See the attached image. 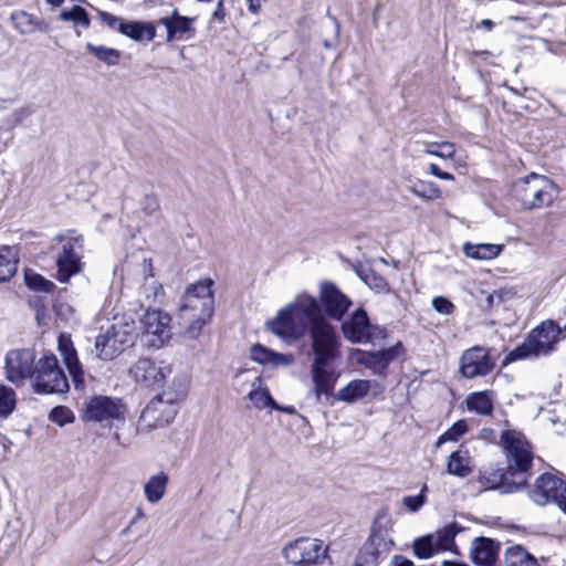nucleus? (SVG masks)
Wrapping results in <instances>:
<instances>
[{"instance_id": "f257e3e1", "label": "nucleus", "mask_w": 566, "mask_h": 566, "mask_svg": "<svg viewBox=\"0 0 566 566\" xmlns=\"http://www.w3.org/2000/svg\"><path fill=\"white\" fill-rule=\"evenodd\" d=\"M266 325L273 334L283 339L296 340L307 334L311 336L314 352V392L317 400L322 395L329 396L337 380L329 361L336 357L338 338L335 327L323 315L318 301L308 294H298Z\"/></svg>"}, {"instance_id": "f03ea898", "label": "nucleus", "mask_w": 566, "mask_h": 566, "mask_svg": "<svg viewBox=\"0 0 566 566\" xmlns=\"http://www.w3.org/2000/svg\"><path fill=\"white\" fill-rule=\"evenodd\" d=\"M501 441L507 460V472L500 469L480 471L479 482L484 489H501L502 493H513L526 484L533 451L525 437L517 431H503Z\"/></svg>"}, {"instance_id": "7ed1b4c3", "label": "nucleus", "mask_w": 566, "mask_h": 566, "mask_svg": "<svg viewBox=\"0 0 566 566\" xmlns=\"http://www.w3.org/2000/svg\"><path fill=\"white\" fill-rule=\"evenodd\" d=\"M213 281L205 279L187 287L178 307L179 325L186 337L196 339L214 313Z\"/></svg>"}, {"instance_id": "20e7f679", "label": "nucleus", "mask_w": 566, "mask_h": 566, "mask_svg": "<svg viewBox=\"0 0 566 566\" xmlns=\"http://www.w3.org/2000/svg\"><path fill=\"white\" fill-rule=\"evenodd\" d=\"M51 250L56 266L55 277L60 283H67L82 271L84 238L76 230L56 234L51 241Z\"/></svg>"}, {"instance_id": "39448f33", "label": "nucleus", "mask_w": 566, "mask_h": 566, "mask_svg": "<svg viewBox=\"0 0 566 566\" xmlns=\"http://www.w3.org/2000/svg\"><path fill=\"white\" fill-rule=\"evenodd\" d=\"M136 336L134 319L125 315L115 317L106 333L96 337V356L102 360H111L119 355L125 347L132 346Z\"/></svg>"}, {"instance_id": "423d86ee", "label": "nucleus", "mask_w": 566, "mask_h": 566, "mask_svg": "<svg viewBox=\"0 0 566 566\" xmlns=\"http://www.w3.org/2000/svg\"><path fill=\"white\" fill-rule=\"evenodd\" d=\"M390 521L386 513L379 512L373 523L368 541L356 557V566H377L391 551Z\"/></svg>"}, {"instance_id": "0eeeda50", "label": "nucleus", "mask_w": 566, "mask_h": 566, "mask_svg": "<svg viewBox=\"0 0 566 566\" xmlns=\"http://www.w3.org/2000/svg\"><path fill=\"white\" fill-rule=\"evenodd\" d=\"M513 193L525 209L534 210L549 206L557 196V189L547 177L532 172L514 184Z\"/></svg>"}, {"instance_id": "6e6552de", "label": "nucleus", "mask_w": 566, "mask_h": 566, "mask_svg": "<svg viewBox=\"0 0 566 566\" xmlns=\"http://www.w3.org/2000/svg\"><path fill=\"white\" fill-rule=\"evenodd\" d=\"M562 332L563 328L555 322H543L541 325L532 329L526 339L520 346L514 348L507 355L506 359L514 361L547 355L554 350L555 345L559 342Z\"/></svg>"}, {"instance_id": "1a4fd4ad", "label": "nucleus", "mask_w": 566, "mask_h": 566, "mask_svg": "<svg viewBox=\"0 0 566 566\" xmlns=\"http://www.w3.org/2000/svg\"><path fill=\"white\" fill-rule=\"evenodd\" d=\"M32 385L36 394H65L70 389L67 378L54 354L42 356L35 364Z\"/></svg>"}, {"instance_id": "9d476101", "label": "nucleus", "mask_w": 566, "mask_h": 566, "mask_svg": "<svg viewBox=\"0 0 566 566\" xmlns=\"http://www.w3.org/2000/svg\"><path fill=\"white\" fill-rule=\"evenodd\" d=\"M178 394L164 391L153 398L140 415L139 427L142 430H154L172 422L178 412Z\"/></svg>"}, {"instance_id": "9b49d317", "label": "nucleus", "mask_w": 566, "mask_h": 566, "mask_svg": "<svg viewBox=\"0 0 566 566\" xmlns=\"http://www.w3.org/2000/svg\"><path fill=\"white\" fill-rule=\"evenodd\" d=\"M462 528L457 523H451L434 534H428L413 541V553L418 558L427 559L443 552H455L454 537Z\"/></svg>"}, {"instance_id": "f8f14e48", "label": "nucleus", "mask_w": 566, "mask_h": 566, "mask_svg": "<svg viewBox=\"0 0 566 566\" xmlns=\"http://www.w3.org/2000/svg\"><path fill=\"white\" fill-rule=\"evenodd\" d=\"M170 321L169 314L148 308L140 319L144 343L156 349L163 347L171 337Z\"/></svg>"}, {"instance_id": "ddd939ff", "label": "nucleus", "mask_w": 566, "mask_h": 566, "mask_svg": "<svg viewBox=\"0 0 566 566\" xmlns=\"http://www.w3.org/2000/svg\"><path fill=\"white\" fill-rule=\"evenodd\" d=\"M344 337L352 343L366 344L386 337V329L371 325L363 308L356 310L342 324Z\"/></svg>"}, {"instance_id": "4468645a", "label": "nucleus", "mask_w": 566, "mask_h": 566, "mask_svg": "<svg viewBox=\"0 0 566 566\" xmlns=\"http://www.w3.org/2000/svg\"><path fill=\"white\" fill-rule=\"evenodd\" d=\"M285 559L294 565L310 566L323 560L327 555V546L317 538L301 537L283 548Z\"/></svg>"}, {"instance_id": "2eb2a0df", "label": "nucleus", "mask_w": 566, "mask_h": 566, "mask_svg": "<svg viewBox=\"0 0 566 566\" xmlns=\"http://www.w3.org/2000/svg\"><path fill=\"white\" fill-rule=\"evenodd\" d=\"M170 374L168 363L150 357L138 358L129 368L130 377L145 388H159Z\"/></svg>"}, {"instance_id": "dca6fc26", "label": "nucleus", "mask_w": 566, "mask_h": 566, "mask_svg": "<svg viewBox=\"0 0 566 566\" xmlns=\"http://www.w3.org/2000/svg\"><path fill=\"white\" fill-rule=\"evenodd\" d=\"M125 406L118 398L94 396L90 398L83 409V419L93 422L124 421Z\"/></svg>"}, {"instance_id": "f3484780", "label": "nucleus", "mask_w": 566, "mask_h": 566, "mask_svg": "<svg viewBox=\"0 0 566 566\" xmlns=\"http://www.w3.org/2000/svg\"><path fill=\"white\" fill-rule=\"evenodd\" d=\"M35 353L31 348L12 349L6 355V378L14 385L32 381L35 373Z\"/></svg>"}, {"instance_id": "a211bd4d", "label": "nucleus", "mask_w": 566, "mask_h": 566, "mask_svg": "<svg viewBox=\"0 0 566 566\" xmlns=\"http://www.w3.org/2000/svg\"><path fill=\"white\" fill-rule=\"evenodd\" d=\"M496 361L488 348L473 346L465 349L460 357V374L467 379L484 377L495 368Z\"/></svg>"}, {"instance_id": "6ab92c4d", "label": "nucleus", "mask_w": 566, "mask_h": 566, "mask_svg": "<svg viewBox=\"0 0 566 566\" xmlns=\"http://www.w3.org/2000/svg\"><path fill=\"white\" fill-rule=\"evenodd\" d=\"M566 496V483L555 474L544 473L535 481L531 499L538 505L558 503Z\"/></svg>"}, {"instance_id": "aec40b11", "label": "nucleus", "mask_w": 566, "mask_h": 566, "mask_svg": "<svg viewBox=\"0 0 566 566\" xmlns=\"http://www.w3.org/2000/svg\"><path fill=\"white\" fill-rule=\"evenodd\" d=\"M405 349L400 342L381 350L363 352L360 363L370 369L374 375L382 376L388 366L403 354Z\"/></svg>"}, {"instance_id": "412c9836", "label": "nucleus", "mask_w": 566, "mask_h": 566, "mask_svg": "<svg viewBox=\"0 0 566 566\" xmlns=\"http://www.w3.org/2000/svg\"><path fill=\"white\" fill-rule=\"evenodd\" d=\"M319 297L326 314L336 321H340L352 305V301L333 283H322Z\"/></svg>"}, {"instance_id": "4be33fe9", "label": "nucleus", "mask_w": 566, "mask_h": 566, "mask_svg": "<svg viewBox=\"0 0 566 566\" xmlns=\"http://www.w3.org/2000/svg\"><path fill=\"white\" fill-rule=\"evenodd\" d=\"M57 348L63 361L72 377L76 389L84 385V370L78 360L77 353L73 346V342L69 335L61 334L57 338Z\"/></svg>"}, {"instance_id": "5701e85b", "label": "nucleus", "mask_w": 566, "mask_h": 566, "mask_svg": "<svg viewBox=\"0 0 566 566\" xmlns=\"http://www.w3.org/2000/svg\"><path fill=\"white\" fill-rule=\"evenodd\" d=\"M500 546L499 544L486 537H476L472 541L470 557L476 566H494Z\"/></svg>"}, {"instance_id": "b1692460", "label": "nucleus", "mask_w": 566, "mask_h": 566, "mask_svg": "<svg viewBox=\"0 0 566 566\" xmlns=\"http://www.w3.org/2000/svg\"><path fill=\"white\" fill-rule=\"evenodd\" d=\"M193 18L181 15L178 9H174L170 15L160 18L157 23L166 28V41L172 42L174 40H181L186 34L193 32Z\"/></svg>"}, {"instance_id": "393cba45", "label": "nucleus", "mask_w": 566, "mask_h": 566, "mask_svg": "<svg viewBox=\"0 0 566 566\" xmlns=\"http://www.w3.org/2000/svg\"><path fill=\"white\" fill-rule=\"evenodd\" d=\"M377 385L378 384L375 380L354 379L336 392L335 399L346 403H354L357 400L365 398L370 388Z\"/></svg>"}, {"instance_id": "a878e982", "label": "nucleus", "mask_w": 566, "mask_h": 566, "mask_svg": "<svg viewBox=\"0 0 566 566\" xmlns=\"http://www.w3.org/2000/svg\"><path fill=\"white\" fill-rule=\"evenodd\" d=\"M11 21L21 34H31L36 31L48 32L50 30V23L48 21L39 19L25 11H14L11 14Z\"/></svg>"}, {"instance_id": "bb28decb", "label": "nucleus", "mask_w": 566, "mask_h": 566, "mask_svg": "<svg viewBox=\"0 0 566 566\" xmlns=\"http://www.w3.org/2000/svg\"><path fill=\"white\" fill-rule=\"evenodd\" d=\"M245 382H250L251 389L248 392V399L251 401L253 407L262 410L266 407L279 408V405L271 397L268 388L262 387V379L259 376H253L251 379H245Z\"/></svg>"}, {"instance_id": "cd10ccee", "label": "nucleus", "mask_w": 566, "mask_h": 566, "mask_svg": "<svg viewBox=\"0 0 566 566\" xmlns=\"http://www.w3.org/2000/svg\"><path fill=\"white\" fill-rule=\"evenodd\" d=\"M473 471L472 459L467 449L460 448L449 455L447 472L458 478H467Z\"/></svg>"}, {"instance_id": "c85d7f7f", "label": "nucleus", "mask_w": 566, "mask_h": 566, "mask_svg": "<svg viewBox=\"0 0 566 566\" xmlns=\"http://www.w3.org/2000/svg\"><path fill=\"white\" fill-rule=\"evenodd\" d=\"M119 32L134 41H151L156 36V28L150 22H120Z\"/></svg>"}, {"instance_id": "c756f323", "label": "nucleus", "mask_w": 566, "mask_h": 566, "mask_svg": "<svg viewBox=\"0 0 566 566\" xmlns=\"http://www.w3.org/2000/svg\"><path fill=\"white\" fill-rule=\"evenodd\" d=\"M168 482V474L164 471L151 475L144 484V495L146 500L151 504H156L161 501L166 493Z\"/></svg>"}, {"instance_id": "7c9ffc66", "label": "nucleus", "mask_w": 566, "mask_h": 566, "mask_svg": "<svg viewBox=\"0 0 566 566\" xmlns=\"http://www.w3.org/2000/svg\"><path fill=\"white\" fill-rule=\"evenodd\" d=\"M18 269V255L14 248L0 247V282L10 280Z\"/></svg>"}, {"instance_id": "2f4dec72", "label": "nucleus", "mask_w": 566, "mask_h": 566, "mask_svg": "<svg viewBox=\"0 0 566 566\" xmlns=\"http://www.w3.org/2000/svg\"><path fill=\"white\" fill-rule=\"evenodd\" d=\"M468 409L482 416H489L493 410L492 391L472 392L467 398Z\"/></svg>"}, {"instance_id": "473e14b6", "label": "nucleus", "mask_w": 566, "mask_h": 566, "mask_svg": "<svg viewBox=\"0 0 566 566\" xmlns=\"http://www.w3.org/2000/svg\"><path fill=\"white\" fill-rule=\"evenodd\" d=\"M502 250V245L491 243H464L463 252L468 258L475 260H491L496 258Z\"/></svg>"}, {"instance_id": "72a5a7b5", "label": "nucleus", "mask_w": 566, "mask_h": 566, "mask_svg": "<svg viewBox=\"0 0 566 566\" xmlns=\"http://www.w3.org/2000/svg\"><path fill=\"white\" fill-rule=\"evenodd\" d=\"M411 193L426 201L438 200L442 197V191L434 182L430 180L416 179L409 186Z\"/></svg>"}, {"instance_id": "f704fd0d", "label": "nucleus", "mask_w": 566, "mask_h": 566, "mask_svg": "<svg viewBox=\"0 0 566 566\" xmlns=\"http://www.w3.org/2000/svg\"><path fill=\"white\" fill-rule=\"evenodd\" d=\"M505 566H538L536 559L522 546H511L505 552Z\"/></svg>"}, {"instance_id": "c9c22d12", "label": "nucleus", "mask_w": 566, "mask_h": 566, "mask_svg": "<svg viewBox=\"0 0 566 566\" xmlns=\"http://www.w3.org/2000/svg\"><path fill=\"white\" fill-rule=\"evenodd\" d=\"M86 48L99 61L106 63L107 65H117L122 56V53L113 48H106L104 45H94L90 42L86 44Z\"/></svg>"}, {"instance_id": "e433bc0d", "label": "nucleus", "mask_w": 566, "mask_h": 566, "mask_svg": "<svg viewBox=\"0 0 566 566\" xmlns=\"http://www.w3.org/2000/svg\"><path fill=\"white\" fill-rule=\"evenodd\" d=\"M422 151L439 157L441 159H452L455 155V146L449 142L422 143Z\"/></svg>"}, {"instance_id": "4c0bfd02", "label": "nucleus", "mask_w": 566, "mask_h": 566, "mask_svg": "<svg viewBox=\"0 0 566 566\" xmlns=\"http://www.w3.org/2000/svg\"><path fill=\"white\" fill-rule=\"evenodd\" d=\"M15 392L12 388L0 385V418H7L15 408Z\"/></svg>"}, {"instance_id": "58836bf2", "label": "nucleus", "mask_w": 566, "mask_h": 566, "mask_svg": "<svg viewBox=\"0 0 566 566\" xmlns=\"http://www.w3.org/2000/svg\"><path fill=\"white\" fill-rule=\"evenodd\" d=\"M360 277L370 290L378 294H388L391 292L388 282L375 271L370 270L365 274H360Z\"/></svg>"}, {"instance_id": "ea45409f", "label": "nucleus", "mask_w": 566, "mask_h": 566, "mask_svg": "<svg viewBox=\"0 0 566 566\" xmlns=\"http://www.w3.org/2000/svg\"><path fill=\"white\" fill-rule=\"evenodd\" d=\"M59 18L63 21H72L84 29L90 27L88 14L86 10L80 6H74L71 10H63Z\"/></svg>"}, {"instance_id": "a19ab883", "label": "nucleus", "mask_w": 566, "mask_h": 566, "mask_svg": "<svg viewBox=\"0 0 566 566\" xmlns=\"http://www.w3.org/2000/svg\"><path fill=\"white\" fill-rule=\"evenodd\" d=\"M25 283L27 285L34 291L40 292H52L55 287L54 283L46 280L40 274L36 273H25Z\"/></svg>"}, {"instance_id": "79ce46f5", "label": "nucleus", "mask_w": 566, "mask_h": 566, "mask_svg": "<svg viewBox=\"0 0 566 566\" xmlns=\"http://www.w3.org/2000/svg\"><path fill=\"white\" fill-rule=\"evenodd\" d=\"M468 429L464 420L457 421L451 428H449L443 434H441L436 443L440 447L447 441H457Z\"/></svg>"}, {"instance_id": "37998d69", "label": "nucleus", "mask_w": 566, "mask_h": 566, "mask_svg": "<svg viewBox=\"0 0 566 566\" xmlns=\"http://www.w3.org/2000/svg\"><path fill=\"white\" fill-rule=\"evenodd\" d=\"M49 418L52 422L64 426L74 421V413L67 407L56 406L51 410Z\"/></svg>"}, {"instance_id": "c03bdc74", "label": "nucleus", "mask_w": 566, "mask_h": 566, "mask_svg": "<svg viewBox=\"0 0 566 566\" xmlns=\"http://www.w3.org/2000/svg\"><path fill=\"white\" fill-rule=\"evenodd\" d=\"M432 307L442 315H450L454 312L455 306L451 301L443 296H436L431 301Z\"/></svg>"}, {"instance_id": "a18cd8bd", "label": "nucleus", "mask_w": 566, "mask_h": 566, "mask_svg": "<svg viewBox=\"0 0 566 566\" xmlns=\"http://www.w3.org/2000/svg\"><path fill=\"white\" fill-rule=\"evenodd\" d=\"M272 357V352L259 344L251 348V358L258 363L268 364Z\"/></svg>"}, {"instance_id": "49530a36", "label": "nucleus", "mask_w": 566, "mask_h": 566, "mask_svg": "<svg viewBox=\"0 0 566 566\" xmlns=\"http://www.w3.org/2000/svg\"><path fill=\"white\" fill-rule=\"evenodd\" d=\"M424 489L426 486L422 490ZM402 503L411 512H417L424 504V495L420 493L415 496H405Z\"/></svg>"}, {"instance_id": "de8ad7c7", "label": "nucleus", "mask_w": 566, "mask_h": 566, "mask_svg": "<svg viewBox=\"0 0 566 566\" xmlns=\"http://www.w3.org/2000/svg\"><path fill=\"white\" fill-rule=\"evenodd\" d=\"M143 293L146 295L147 300L156 301L159 295L163 293V287L155 281H151L149 284H145L143 286Z\"/></svg>"}, {"instance_id": "09e8293b", "label": "nucleus", "mask_w": 566, "mask_h": 566, "mask_svg": "<svg viewBox=\"0 0 566 566\" xmlns=\"http://www.w3.org/2000/svg\"><path fill=\"white\" fill-rule=\"evenodd\" d=\"M493 294L496 298V304H501V303L507 302L510 300H513L516 295V292L513 287H502V289L495 290L493 292Z\"/></svg>"}, {"instance_id": "8fccbe9b", "label": "nucleus", "mask_w": 566, "mask_h": 566, "mask_svg": "<svg viewBox=\"0 0 566 566\" xmlns=\"http://www.w3.org/2000/svg\"><path fill=\"white\" fill-rule=\"evenodd\" d=\"M159 208V203L156 197L154 196H146L143 201V209L146 213L151 214L156 212Z\"/></svg>"}, {"instance_id": "3c124183", "label": "nucleus", "mask_w": 566, "mask_h": 566, "mask_svg": "<svg viewBox=\"0 0 566 566\" xmlns=\"http://www.w3.org/2000/svg\"><path fill=\"white\" fill-rule=\"evenodd\" d=\"M99 17L103 22H105L109 28L119 30V23L124 22L119 18L108 13V12H99Z\"/></svg>"}, {"instance_id": "603ef678", "label": "nucleus", "mask_w": 566, "mask_h": 566, "mask_svg": "<svg viewBox=\"0 0 566 566\" xmlns=\"http://www.w3.org/2000/svg\"><path fill=\"white\" fill-rule=\"evenodd\" d=\"M272 358L270 364L279 366V365H290L293 360L291 355H284V354H276L272 352Z\"/></svg>"}, {"instance_id": "864d4df0", "label": "nucleus", "mask_w": 566, "mask_h": 566, "mask_svg": "<svg viewBox=\"0 0 566 566\" xmlns=\"http://www.w3.org/2000/svg\"><path fill=\"white\" fill-rule=\"evenodd\" d=\"M55 312H56L57 316L67 319L69 317L72 316L74 311H73L72 306H70L69 304L59 303L55 305Z\"/></svg>"}, {"instance_id": "5fc2aeb1", "label": "nucleus", "mask_w": 566, "mask_h": 566, "mask_svg": "<svg viewBox=\"0 0 566 566\" xmlns=\"http://www.w3.org/2000/svg\"><path fill=\"white\" fill-rule=\"evenodd\" d=\"M391 566H413V563L403 556H395Z\"/></svg>"}, {"instance_id": "6e6d98bb", "label": "nucleus", "mask_w": 566, "mask_h": 566, "mask_svg": "<svg viewBox=\"0 0 566 566\" xmlns=\"http://www.w3.org/2000/svg\"><path fill=\"white\" fill-rule=\"evenodd\" d=\"M249 3V11L252 13H258L260 10V1L259 0H247Z\"/></svg>"}, {"instance_id": "4d7b16f0", "label": "nucleus", "mask_w": 566, "mask_h": 566, "mask_svg": "<svg viewBox=\"0 0 566 566\" xmlns=\"http://www.w3.org/2000/svg\"><path fill=\"white\" fill-rule=\"evenodd\" d=\"M478 28H484L488 31H491L494 28V22L490 19H484L480 22Z\"/></svg>"}, {"instance_id": "13d9d810", "label": "nucleus", "mask_w": 566, "mask_h": 566, "mask_svg": "<svg viewBox=\"0 0 566 566\" xmlns=\"http://www.w3.org/2000/svg\"><path fill=\"white\" fill-rule=\"evenodd\" d=\"M441 172H442V170H440V168L436 164H430L429 165V174L430 175H432V176L438 178Z\"/></svg>"}, {"instance_id": "bf43d9fd", "label": "nucleus", "mask_w": 566, "mask_h": 566, "mask_svg": "<svg viewBox=\"0 0 566 566\" xmlns=\"http://www.w3.org/2000/svg\"><path fill=\"white\" fill-rule=\"evenodd\" d=\"M275 410H279V411H282V412H285V413H289V415H292L295 412V409L291 406H287V407H283V406H280L279 405V408H274Z\"/></svg>"}, {"instance_id": "052dcab7", "label": "nucleus", "mask_w": 566, "mask_h": 566, "mask_svg": "<svg viewBox=\"0 0 566 566\" xmlns=\"http://www.w3.org/2000/svg\"><path fill=\"white\" fill-rule=\"evenodd\" d=\"M486 304H488V306H489V307H492V306H494V305H497V304H496V298H495V296H494L493 292H492V293H490V294L486 296Z\"/></svg>"}, {"instance_id": "680f3d73", "label": "nucleus", "mask_w": 566, "mask_h": 566, "mask_svg": "<svg viewBox=\"0 0 566 566\" xmlns=\"http://www.w3.org/2000/svg\"><path fill=\"white\" fill-rule=\"evenodd\" d=\"M438 178L442 180H454L453 175L446 171H442Z\"/></svg>"}, {"instance_id": "e2e57ef3", "label": "nucleus", "mask_w": 566, "mask_h": 566, "mask_svg": "<svg viewBox=\"0 0 566 566\" xmlns=\"http://www.w3.org/2000/svg\"><path fill=\"white\" fill-rule=\"evenodd\" d=\"M442 566H469V565L463 564V563H458V562L444 560V562H442Z\"/></svg>"}, {"instance_id": "0e129e2a", "label": "nucleus", "mask_w": 566, "mask_h": 566, "mask_svg": "<svg viewBox=\"0 0 566 566\" xmlns=\"http://www.w3.org/2000/svg\"><path fill=\"white\" fill-rule=\"evenodd\" d=\"M213 14H214L216 18H219V19H221L223 17L222 2L221 1L218 3L217 10L214 11Z\"/></svg>"}, {"instance_id": "69168bd1", "label": "nucleus", "mask_w": 566, "mask_h": 566, "mask_svg": "<svg viewBox=\"0 0 566 566\" xmlns=\"http://www.w3.org/2000/svg\"><path fill=\"white\" fill-rule=\"evenodd\" d=\"M46 2L55 8H59L63 4L64 0H46Z\"/></svg>"}, {"instance_id": "338daca9", "label": "nucleus", "mask_w": 566, "mask_h": 566, "mask_svg": "<svg viewBox=\"0 0 566 566\" xmlns=\"http://www.w3.org/2000/svg\"><path fill=\"white\" fill-rule=\"evenodd\" d=\"M557 505L566 513V495L563 497V501H558Z\"/></svg>"}, {"instance_id": "774afa93", "label": "nucleus", "mask_w": 566, "mask_h": 566, "mask_svg": "<svg viewBox=\"0 0 566 566\" xmlns=\"http://www.w3.org/2000/svg\"><path fill=\"white\" fill-rule=\"evenodd\" d=\"M142 517H144V513H143V511H142L140 509H138V510H137V513H136V516H135V518L132 521V523H135V521H136L137 518H142Z\"/></svg>"}]
</instances>
